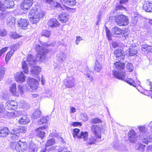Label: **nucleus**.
<instances>
[{"instance_id":"nucleus-1","label":"nucleus","mask_w":152,"mask_h":152,"mask_svg":"<svg viewBox=\"0 0 152 152\" xmlns=\"http://www.w3.org/2000/svg\"><path fill=\"white\" fill-rule=\"evenodd\" d=\"M42 45L43 46H41L39 45H36L35 49L38 53L36 58L31 54H29L27 56V63H26L25 60H23L22 61V68L25 73L28 74V66H32L36 64L37 60L43 62L46 58L47 54L48 52V50L43 47H49L52 46L51 44H48L46 42H44Z\"/></svg>"},{"instance_id":"nucleus-2","label":"nucleus","mask_w":152,"mask_h":152,"mask_svg":"<svg viewBox=\"0 0 152 152\" xmlns=\"http://www.w3.org/2000/svg\"><path fill=\"white\" fill-rule=\"evenodd\" d=\"M45 15L44 12L40 9H34L31 10L29 12V16L31 21L33 24L37 23L40 18L43 17Z\"/></svg>"},{"instance_id":"nucleus-3","label":"nucleus","mask_w":152,"mask_h":152,"mask_svg":"<svg viewBox=\"0 0 152 152\" xmlns=\"http://www.w3.org/2000/svg\"><path fill=\"white\" fill-rule=\"evenodd\" d=\"M138 129L139 130L140 134L139 138L142 142L145 144H148V142L152 141V132L151 135H148L147 128L145 126H138Z\"/></svg>"},{"instance_id":"nucleus-4","label":"nucleus","mask_w":152,"mask_h":152,"mask_svg":"<svg viewBox=\"0 0 152 152\" xmlns=\"http://www.w3.org/2000/svg\"><path fill=\"white\" fill-rule=\"evenodd\" d=\"M90 128L91 132L95 136L96 138L99 140H100L101 134V131L102 129L101 126L92 124Z\"/></svg>"},{"instance_id":"nucleus-5","label":"nucleus","mask_w":152,"mask_h":152,"mask_svg":"<svg viewBox=\"0 0 152 152\" xmlns=\"http://www.w3.org/2000/svg\"><path fill=\"white\" fill-rule=\"evenodd\" d=\"M116 24L119 26H125L129 23L128 18L123 15H120L115 19Z\"/></svg>"},{"instance_id":"nucleus-6","label":"nucleus","mask_w":152,"mask_h":152,"mask_svg":"<svg viewBox=\"0 0 152 152\" xmlns=\"http://www.w3.org/2000/svg\"><path fill=\"white\" fill-rule=\"evenodd\" d=\"M2 102L5 103L6 108L8 110H15L16 108L17 104L15 101H8L7 99L2 97Z\"/></svg>"},{"instance_id":"nucleus-7","label":"nucleus","mask_w":152,"mask_h":152,"mask_svg":"<svg viewBox=\"0 0 152 152\" xmlns=\"http://www.w3.org/2000/svg\"><path fill=\"white\" fill-rule=\"evenodd\" d=\"M14 5L12 0H5L3 3L0 2V10H5L7 9L12 8Z\"/></svg>"},{"instance_id":"nucleus-8","label":"nucleus","mask_w":152,"mask_h":152,"mask_svg":"<svg viewBox=\"0 0 152 152\" xmlns=\"http://www.w3.org/2000/svg\"><path fill=\"white\" fill-rule=\"evenodd\" d=\"M48 126L45 125L36 129L35 130L36 135L42 139L45 137V132L43 131Z\"/></svg>"},{"instance_id":"nucleus-9","label":"nucleus","mask_w":152,"mask_h":152,"mask_svg":"<svg viewBox=\"0 0 152 152\" xmlns=\"http://www.w3.org/2000/svg\"><path fill=\"white\" fill-rule=\"evenodd\" d=\"M27 146L26 142L20 141L18 142L16 148V151L17 152H23L26 150Z\"/></svg>"},{"instance_id":"nucleus-10","label":"nucleus","mask_w":152,"mask_h":152,"mask_svg":"<svg viewBox=\"0 0 152 152\" xmlns=\"http://www.w3.org/2000/svg\"><path fill=\"white\" fill-rule=\"evenodd\" d=\"M113 75L116 78L121 80L125 81V77L126 74L124 72H118L115 70L113 71Z\"/></svg>"},{"instance_id":"nucleus-11","label":"nucleus","mask_w":152,"mask_h":152,"mask_svg":"<svg viewBox=\"0 0 152 152\" xmlns=\"http://www.w3.org/2000/svg\"><path fill=\"white\" fill-rule=\"evenodd\" d=\"M33 3V0H24L23 3L21 5V9L26 11L28 9Z\"/></svg>"},{"instance_id":"nucleus-12","label":"nucleus","mask_w":152,"mask_h":152,"mask_svg":"<svg viewBox=\"0 0 152 152\" xmlns=\"http://www.w3.org/2000/svg\"><path fill=\"white\" fill-rule=\"evenodd\" d=\"M27 83L30 88L32 90L36 89L38 85V81L33 78L28 79Z\"/></svg>"},{"instance_id":"nucleus-13","label":"nucleus","mask_w":152,"mask_h":152,"mask_svg":"<svg viewBox=\"0 0 152 152\" xmlns=\"http://www.w3.org/2000/svg\"><path fill=\"white\" fill-rule=\"evenodd\" d=\"M114 54L116 58L120 60H124L125 54L124 51L121 49H116L114 50Z\"/></svg>"},{"instance_id":"nucleus-14","label":"nucleus","mask_w":152,"mask_h":152,"mask_svg":"<svg viewBox=\"0 0 152 152\" xmlns=\"http://www.w3.org/2000/svg\"><path fill=\"white\" fill-rule=\"evenodd\" d=\"M19 27L20 28L26 29L28 25L29 22L26 19H21L18 20Z\"/></svg>"},{"instance_id":"nucleus-15","label":"nucleus","mask_w":152,"mask_h":152,"mask_svg":"<svg viewBox=\"0 0 152 152\" xmlns=\"http://www.w3.org/2000/svg\"><path fill=\"white\" fill-rule=\"evenodd\" d=\"M128 140L131 143H133L136 140L137 136L136 135V132L133 130H131L128 134Z\"/></svg>"},{"instance_id":"nucleus-16","label":"nucleus","mask_w":152,"mask_h":152,"mask_svg":"<svg viewBox=\"0 0 152 152\" xmlns=\"http://www.w3.org/2000/svg\"><path fill=\"white\" fill-rule=\"evenodd\" d=\"M9 128L4 126L0 129V137H5L9 134Z\"/></svg>"},{"instance_id":"nucleus-17","label":"nucleus","mask_w":152,"mask_h":152,"mask_svg":"<svg viewBox=\"0 0 152 152\" xmlns=\"http://www.w3.org/2000/svg\"><path fill=\"white\" fill-rule=\"evenodd\" d=\"M7 25L8 27L13 28L15 23V18L12 16H9L7 19Z\"/></svg>"},{"instance_id":"nucleus-18","label":"nucleus","mask_w":152,"mask_h":152,"mask_svg":"<svg viewBox=\"0 0 152 152\" xmlns=\"http://www.w3.org/2000/svg\"><path fill=\"white\" fill-rule=\"evenodd\" d=\"M15 78L16 81L19 83H22L25 80V77L22 72H17Z\"/></svg>"},{"instance_id":"nucleus-19","label":"nucleus","mask_w":152,"mask_h":152,"mask_svg":"<svg viewBox=\"0 0 152 152\" xmlns=\"http://www.w3.org/2000/svg\"><path fill=\"white\" fill-rule=\"evenodd\" d=\"M49 26L52 27H56L59 26L57 20L54 18H53L49 20L48 23Z\"/></svg>"},{"instance_id":"nucleus-20","label":"nucleus","mask_w":152,"mask_h":152,"mask_svg":"<svg viewBox=\"0 0 152 152\" xmlns=\"http://www.w3.org/2000/svg\"><path fill=\"white\" fill-rule=\"evenodd\" d=\"M30 119L26 115L23 116L19 119V123L21 124H28L30 122Z\"/></svg>"},{"instance_id":"nucleus-21","label":"nucleus","mask_w":152,"mask_h":152,"mask_svg":"<svg viewBox=\"0 0 152 152\" xmlns=\"http://www.w3.org/2000/svg\"><path fill=\"white\" fill-rule=\"evenodd\" d=\"M143 9L148 12H152V3L148 2L143 5Z\"/></svg>"},{"instance_id":"nucleus-22","label":"nucleus","mask_w":152,"mask_h":152,"mask_svg":"<svg viewBox=\"0 0 152 152\" xmlns=\"http://www.w3.org/2000/svg\"><path fill=\"white\" fill-rule=\"evenodd\" d=\"M34 66H31L32 67L31 69V73L32 75H37L41 71V69L38 66L34 67Z\"/></svg>"},{"instance_id":"nucleus-23","label":"nucleus","mask_w":152,"mask_h":152,"mask_svg":"<svg viewBox=\"0 0 152 152\" xmlns=\"http://www.w3.org/2000/svg\"><path fill=\"white\" fill-rule=\"evenodd\" d=\"M63 2H62V4L64 6V7H62L61 5L59 3V2L56 1H54L53 2V4L54 6L56 7H60L61 9H63V10H66V6L65 4H63V2L66 3V0H62Z\"/></svg>"},{"instance_id":"nucleus-24","label":"nucleus","mask_w":152,"mask_h":152,"mask_svg":"<svg viewBox=\"0 0 152 152\" xmlns=\"http://www.w3.org/2000/svg\"><path fill=\"white\" fill-rule=\"evenodd\" d=\"M10 91L13 95L18 96V93L16 91V84L15 83H13L11 86L10 88Z\"/></svg>"},{"instance_id":"nucleus-25","label":"nucleus","mask_w":152,"mask_h":152,"mask_svg":"<svg viewBox=\"0 0 152 152\" xmlns=\"http://www.w3.org/2000/svg\"><path fill=\"white\" fill-rule=\"evenodd\" d=\"M28 146L29 152H37L38 147L36 145L31 142L29 144Z\"/></svg>"},{"instance_id":"nucleus-26","label":"nucleus","mask_w":152,"mask_h":152,"mask_svg":"<svg viewBox=\"0 0 152 152\" xmlns=\"http://www.w3.org/2000/svg\"><path fill=\"white\" fill-rule=\"evenodd\" d=\"M88 133L87 132H81L80 134L78 135V138L81 140L83 139L84 141H86L88 139Z\"/></svg>"},{"instance_id":"nucleus-27","label":"nucleus","mask_w":152,"mask_h":152,"mask_svg":"<svg viewBox=\"0 0 152 152\" xmlns=\"http://www.w3.org/2000/svg\"><path fill=\"white\" fill-rule=\"evenodd\" d=\"M0 103V115L4 116L7 114L8 112L5 110L4 106H5V103Z\"/></svg>"},{"instance_id":"nucleus-28","label":"nucleus","mask_w":152,"mask_h":152,"mask_svg":"<svg viewBox=\"0 0 152 152\" xmlns=\"http://www.w3.org/2000/svg\"><path fill=\"white\" fill-rule=\"evenodd\" d=\"M58 19L62 23H66V14L65 13H63L58 17Z\"/></svg>"},{"instance_id":"nucleus-29","label":"nucleus","mask_w":152,"mask_h":152,"mask_svg":"<svg viewBox=\"0 0 152 152\" xmlns=\"http://www.w3.org/2000/svg\"><path fill=\"white\" fill-rule=\"evenodd\" d=\"M125 64L123 63H121L120 61L116 62L115 63V67L117 69H123L125 67Z\"/></svg>"},{"instance_id":"nucleus-30","label":"nucleus","mask_w":152,"mask_h":152,"mask_svg":"<svg viewBox=\"0 0 152 152\" xmlns=\"http://www.w3.org/2000/svg\"><path fill=\"white\" fill-rule=\"evenodd\" d=\"M114 147L116 149H118L123 152L127 151V148L124 145H121L118 146L114 144Z\"/></svg>"},{"instance_id":"nucleus-31","label":"nucleus","mask_w":152,"mask_h":152,"mask_svg":"<svg viewBox=\"0 0 152 152\" xmlns=\"http://www.w3.org/2000/svg\"><path fill=\"white\" fill-rule=\"evenodd\" d=\"M102 64L98 61H96L94 66V70L97 72H99L102 69Z\"/></svg>"},{"instance_id":"nucleus-32","label":"nucleus","mask_w":152,"mask_h":152,"mask_svg":"<svg viewBox=\"0 0 152 152\" xmlns=\"http://www.w3.org/2000/svg\"><path fill=\"white\" fill-rule=\"evenodd\" d=\"M75 80L72 77L69 78L68 81H67V88H71L75 86Z\"/></svg>"},{"instance_id":"nucleus-33","label":"nucleus","mask_w":152,"mask_h":152,"mask_svg":"<svg viewBox=\"0 0 152 152\" xmlns=\"http://www.w3.org/2000/svg\"><path fill=\"white\" fill-rule=\"evenodd\" d=\"M12 134L11 136V138L13 140H15L17 139L20 136V134L19 133L15 130H13V132L11 133Z\"/></svg>"},{"instance_id":"nucleus-34","label":"nucleus","mask_w":152,"mask_h":152,"mask_svg":"<svg viewBox=\"0 0 152 152\" xmlns=\"http://www.w3.org/2000/svg\"><path fill=\"white\" fill-rule=\"evenodd\" d=\"M41 114V112L39 109H37L33 114L32 118L36 119L39 118Z\"/></svg>"},{"instance_id":"nucleus-35","label":"nucleus","mask_w":152,"mask_h":152,"mask_svg":"<svg viewBox=\"0 0 152 152\" xmlns=\"http://www.w3.org/2000/svg\"><path fill=\"white\" fill-rule=\"evenodd\" d=\"M121 31L122 30L119 28H118L117 27H115L112 28L111 31L112 32L113 34H115L120 36Z\"/></svg>"},{"instance_id":"nucleus-36","label":"nucleus","mask_w":152,"mask_h":152,"mask_svg":"<svg viewBox=\"0 0 152 152\" xmlns=\"http://www.w3.org/2000/svg\"><path fill=\"white\" fill-rule=\"evenodd\" d=\"M47 117H42L40 118L38 121V124L39 125L46 124L48 121Z\"/></svg>"},{"instance_id":"nucleus-37","label":"nucleus","mask_w":152,"mask_h":152,"mask_svg":"<svg viewBox=\"0 0 152 152\" xmlns=\"http://www.w3.org/2000/svg\"><path fill=\"white\" fill-rule=\"evenodd\" d=\"M27 129L26 127H25L21 126L18 127L17 129H15V130L18 133L20 134V133H25L27 131Z\"/></svg>"},{"instance_id":"nucleus-38","label":"nucleus","mask_w":152,"mask_h":152,"mask_svg":"<svg viewBox=\"0 0 152 152\" xmlns=\"http://www.w3.org/2000/svg\"><path fill=\"white\" fill-rule=\"evenodd\" d=\"M5 10H0V20H2L4 19L9 13Z\"/></svg>"},{"instance_id":"nucleus-39","label":"nucleus","mask_w":152,"mask_h":152,"mask_svg":"<svg viewBox=\"0 0 152 152\" xmlns=\"http://www.w3.org/2000/svg\"><path fill=\"white\" fill-rule=\"evenodd\" d=\"M102 122V120L100 118H92L91 121V123L95 124Z\"/></svg>"},{"instance_id":"nucleus-40","label":"nucleus","mask_w":152,"mask_h":152,"mask_svg":"<svg viewBox=\"0 0 152 152\" xmlns=\"http://www.w3.org/2000/svg\"><path fill=\"white\" fill-rule=\"evenodd\" d=\"M125 81H126L127 83L130 85H132L134 87L136 86V84L135 83L134 80L132 79L129 78H125Z\"/></svg>"},{"instance_id":"nucleus-41","label":"nucleus","mask_w":152,"mask_h":152,"mask_svg":"<svg viewBox=\"0 0 152 152\" xmlns=\"http://www.w3.org/2000/svg\"><path fill=\"white\" fill-rule=\"evenodd\" d=\"M55 143V140L54 138H51L48 140L45 146L48 147L53 145Z\"/></svg>"},{"instance_id":"nucleus-42","label":"nucleus","mask_w":152,"mask_h":152,"mask_svg":"<svg viewBox=\"0 0 152 152\" xmlns=\"http://www.w3.org/2000/svg\"><path fill=\"white\" fill-rule=\"evenodd\" d=\"M92 72L90 71H88L87 73L84 74L85 76H86L88 78V80L91 81H92L93 80V77L91 75Z\"/></svg>"},{"instance_id":"nucleus-43","label":"nucleus","mask_w":152,"mask_h":152,"mask_svg":"<svg viewBox=\"0 0 152 152\" xmlns=\"http://www.w3.org/2000/svg\"><path fill=\"white\" fill-rule=\"evenodd\" d=\"M126 69L129 72H132L134 70V67L131 63H128L126 66Z\"/></svg>"},{"instance_id":"nucleus-44","label":"nucleus","mask_w":152,"mask_h":152,"mask_svg":"<svg viewBox=\"0 0 152 152\" xmlns=\"http://www.w3.org/2000/svg\"><path fill=\"white\" fill-rule=\"evenodd\" d=\"M50 35V31L47 30H44L41 33L42 36H44L47 37H49Z\"/></svg>"},{"instance_id":"nucleus-45","label":"nucleus","mask_w":152,"mask_h":152,"mask_svg":"<svg viewBox=\"0 0 152 152\" xmlns=\"http://www.w3.org/2000/svg\"><path fill=\"white\" fill-rule=\"evenodd\" d=\"M129 34V33L128 32L122 30L120 36H118V37H121L122 36V37L125 38L126 37L128 36Z\"/></svg>"},{"instance_id":"nucleus-46","label":"nucleus","mask_w":152,"mask_h":152,"mask_svg":"<svg viewBox=\"0 0 152 152\" xmlns=\"http://www.w3.org/2000/svg\"><path fill=\"white\" fill-rule=\"evenodd\" d=\"M4 74L5 71L4 68L3 67H0V81L3 79Z\"/></svg>"},{"instance_id":"nucleus-47","label":"nucleus","mask_w":152,"mask_h":152,"mask_svg":"<svg viewBox=\"0 0 152 152\" xmlns=\"http://www.w3.org/2000/svg\"><path fill=\"white\" fill-rule=\"evenodd\" d=\"M10 36L14 39H16L21 37V36H20L18 34H17L15 32L13 31L11 32L10 33Z\"/></svg>"},{"instance_id":"nucleus-48","label":"nucleus","mask_w":152,"mask_h":152,"mask_svg":"<svg viewBox=\"0 0 152 152\" xmlns=\"http://www.w3.org/2000/svg\"><path fill=\"white\" fill-rule=\"evenodd\" d=\"M96 139L95 137H92L89 139V142H87V143L89 145H91L94 143L96 144Z\"/></svg>"},{"instance_id":"nucleus-49","label":"nucleus","mask_w":152,"mask_h":152,"mask_svg":"<svg viewBox=\"0 0 152 152\" xmlns=\"http://www.w3.org/2000/svg\"><path fill=\"white\" fill-rule=\"evenodd\" d=\"M137 53V50L135 49L130 50L129 51V55L130 56H134Z\"/></svg>"},{"instance_id":"nucleus-50","label":"nucleus","mask_w":152,"mask_h":152,"mask_svg":"<svg viewBox=\"0 0 152 152\" xmlns=\"http://www.w3.org/2000/svg\"><path fill=\"white\" fill-rule=\"evenodd\" d=\"M18 144V142H11L10 143V148L12 149H15L16 150V148Z\"/></svg>"},{"instance_id":"nucleus-51","label":"nucleus","mask_w":152,"mask_h":152,"mask_svg":"<svg viewBox=\"0 0 152 152\" xmlns=\"http://www.w3.org/2000/svg\"><path fill=\"white\" fill-rule=\"evenodd\" d=\"M7 34V31L4 29H0V36L5 37Z\"/></svg>"},{"instance_id":"nucleus-52","label":"nucleus","mask_w":152,"mask_h":152,"mask_svg":"<svg viewBox=\"0 0 152 152\" xmlns=\"http://www.w3.org/2000/svg\"><path fill=\"white\" fill-rule=\"evenodd\" d=\"M80 130L78 129H75L73 130V137L75 138L77 137L78 134L79 133Z\"/></svg>"},{"instance_id":"nucleus-53","label":"nucleus","mask_w":152,"mask_h":152,"mask_svg":"<svg viewBox=\"0 0 152 152\" xmlns=\"http://www.w3.org/2000/svg\"><path fill=\"white\" fill-rule=\"evenodd\" d=\"M106 36L107 37L108 39L109 40H110L111 39V34H110V31L109 30L107 27H106Z\"/></svg>"},{"instance_id":"nucleus-54","label":"nucleus","mask_w":152,"mask_h":152,"mask_svg":"<svg viewBox=\"0 0 152 152\" xmlns=\"http://www.w3.org/2000/svg\"><path fill=\"white\" fill-rule=\"evenodd\" d=\"M18 48V45H15L11 47V53H13L14 51L16 50Z\"/></svg>"},{"instance_id":"nucleus-55","label":"nucleus","mask_w":152,"mask_h":152,"mask_svg":"<svg viewBox=\"0 0 152 152\" xmlns=\"http://www.w3.org/2000/svg\"><path fill=\"white\" fill-rule=\"evenodd\" d=\"M13 53H11V51L7 53L5 57V60L6 61H8L10 59Z\"/></svg>"},{"instance_id":"nucleus-56","label":"nucleus","mask_w":152,"mask_h":152,"mask_svg":"<svg viewBox=\"0 0 152 152\" xmlns=\"http://www.w3.org/2000/svg\"><path fill=\"white\" fill-rule=\"evenodd\" d=\"M76 4V2L75 0H72V1H67V5L70 6H73L75 5Z\"/></svg>"},{"instance_id":"nucleus-57","label":"nucleus","mask_w":152,"mask_h":152,"mask_svg":"<svg viewBox=\"0 0 152 152\" xmlns=\"http://www.w3.org/2000/svg\"><path fill=\"white\" fill-rule=\"evenodd\" d=\"M145 147V145L142 144H140L138 147V149L140 151H143Z\"/></svg>"},{"instance_id":"nucleus-58","label":"nucleus","mask_w":152,"mask_h":152,"mask_svg":"<svg viewBox=\"0 0 152 152\" xmlns=\"http://www.w3.org/2000/svg\"><path fill=\"white\" fill-rule=\"evenodd\" d=\"M141 46H142V50L144 52L146 51L147 48L148 46V45L145 44H142V45H141Z\"/></svg>"},{"instance_id":"nucleus-59","label":"nucleus","mask_w":152,"mask_h":152,"mask_svg":"<svg viewBox=\"0 0 152 152\" xmlns=\"http://www.w3.org/2000/svg\"><path fill=\"white\" fill-rule=\"evenodd\" d=\"M8 47H5L2 48L1 50H0V57L1 56L2 54L4 52L6 51Z\"/></svg>"},{"instance_id":"nucleus-60","label":"nucleus","mask_w":152,"mask_h":152,"mask_svg":"<svg viewBox=\"0 0 152 152\" xmlns=\"http://www.w3.org/2000/svg\"><path fill=\"white\" fill-rule=\"evenodd\" d=\"M76 39L75 41V44L77 45L79 44L80 41L82 40V38L80 36H78L76 37Z\"/></svg>"},{"instance_id":"nucleus-61","label":"nucleus","mask_w":152,"mask_h":152,"mask_svg":"<svg viewBox=\"0 0 152 152\" xmlns=\"http://www.w3.org/2000/svg\"><path fill=\"white\" fill-rule=\"evenodd\" d=\"M18 89L20 91V93L21 94H23V87L21 85H19L18 86Z\"/></svg>"},{"instance_id":"nucleus-62","label":"nucleus","mask_w":152,"mask_h":152,"mask_svg":"<svg viewBox=\"0 0 152 152\" xmlns=\"http://www.w3.org/2000/svg\"><path fill=\"white\" fill-rule=\"evenodd\" d=\"M112 45L114 48H116L118 46V44L115 41L113 42Z\"/></svg>"},{"instance_id":"nucleus-63","label":"nucleus","mask_w":152,"mask_h":152,"mask_svg":"<svg viewBox=\"0 0 152 152\" xmlns=\"http://www.w3.org/2000/svg\"><path fill=\"white\" fill-rule=\"evenodd\" d=\"M147 52L152 53V46H148L146 51Z\"/></svg>"},{"instance_id":"nucleus-64","label":"nucleus","mask_w":152,"mask_h":152,"mask_svg":"<svg viewBox=\"0 0 152 152\" xmlns=\"http://www.w3.org/2000/svg\"><path fill=\"white\" fill-rule=\"evenodd\" d=\"M81 123L78 122H74L73 123L72 125L73 126H77L78 125H80L81 124Z\"/></svg>"}]
</instances>
